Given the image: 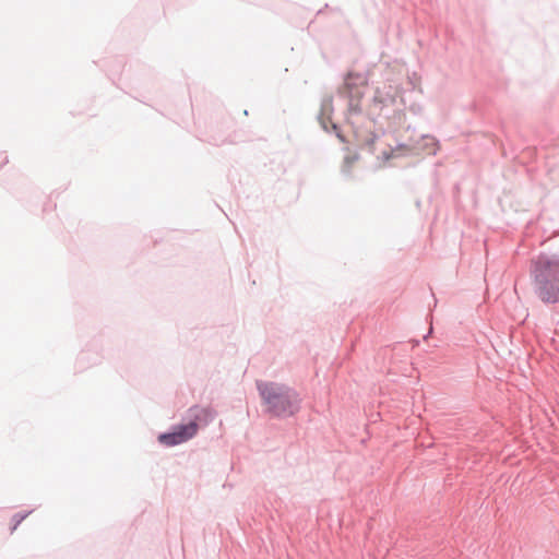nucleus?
<instances>
[{
	"label": "nucleus",
	"mask_w": 559,
	"mask_h": 559,
	"mask_svg": "<svg viewBox=\"0 0 559 559\" xmlns=\"http://www.w3.org/2000/svg\"><path fill=\"white\" fill-rule=\"evenodd\" d=\"M258 388L269 409L276 416L293 415L298 409L299 399L290 389L275 383H260Z\"/></svg>",
	"instance_id": "f257e3e1"
},
{
	"label": "nucleus",
	"mask_w": 559,
	"mask_h": 559,
	"mask_svg": "<svg viewBox=\"0 0 559 559\" xmlns=\"http://www.w3.org/2000/svg\"><path fill=\"white\" fill-rule=\"evenodd\" d=\"M538 274L545 280L559 278V259L556 255L540 253L531 261V276L538 278Z\"/></svg>",
	"instance_id": "f03ea898"
},
{
	"label": "nucleus",
	"mask_w": 559,
	"mask_h": 559,
	"mask_svg": "<svg viewBox=\"0 0 559 559\" xmlns=\"http://www.w3.org/2000/svg\"><path fill=\"white\" fill-rule=\"evenodd\" d=\"M368 90L366 79L361 74H348L341 91L343 99L349 104H357Z\"/></svg>",
	"instance_id": "7ed1b4c3"
},
{
	"label": "nucleus",
	"mask_w": 559,
	"mask_h": 559,
	"mask_svg": "<svg viewBox=\"0 0 559 559\" xmlns=\"http://www.w3.org/2000/svg\"><path fill=\"white\" fill-rule=\"evenodd\" d=\"M198 432V424L189 423L187 425H180L174 429L173 432L163 433L158 437L160 443L173 447L183 443L194 437Z\"/></svg>",
	"instance_id": "20e7f679"
},
{
	"label": "nucleus",
	"mask_w": 559,
	"mask_h": 559,
	"mask_svg": "<svg viewBox=\"0 0 559 559\" xmlns=\"http://www.w3.org/2000/svg\"><path fill=\"white\" fill-rule=\"evenodd\" d=\"M539 299L546 304L559 302V278L545 280L542 274L533 278Z\"/></svg>",
	"instance_id": "39448f33"
},
{
	"label": "nucleus",
	"mask_w": 559,
	"mask_h": 559,
	"mask_svg": "<svg viewBox=\"0 0 559 559\" xmlns=\"http://www.w3.org/2000/svg\"><path fill=\"white\" fill-rule=\"evenodd\" d=\"M192 413L193 420L191 423H197L199 425H207L214 417L213 412L210 408L203 407H193L190 409Z\"/></svg>",
	"instance_id": "423d86ee"
},
{
	"label": "nucleus",
	"mask_w": 559,
	"mask_h": 559,
	"mask_svg": "<svg viewBox=\"0 0 559 559\" xmlns=\"http://www.w3.org/2000/svg\"><path fill=\"white\" fill-rule=\"evenodd\" d=\"M419 148L426 154H436L439 150V144L435 138L427 135L423 138V144Z\"/></svg>",
	"instance_id": "0eeeda50"
},
{
	"label": "nucleus",
	"mask_w": 559,
	"mask_h": 559,
	"mask_svg": "<svg viewBox=\"0 0 559 559\" xmlns=\"http://www.w3.org/2000/svg\"><path fill=\"white\" fill-rule=\"evenodd\" d=\"M326 110H324L322 114L325 115L329 109H331V106L325 107Z\"/></svg>",
	"instance_id": "6e6552de"
},
{
	"label": "nucleus",
	"mask_w": 559,
	"mask_h": 559,
	"mask_svg": "<svg viewBox=\"0 0 559 559\" xmlns=\"http://www.w3.org/2000/svg\"><path fill=\"white\" fill-rule=\"evenodd\" d=\"M332 129H336V123L331 121Z\"/></svg>",
	"instance_id": "1a4fd4ad"
}]
</instances>
